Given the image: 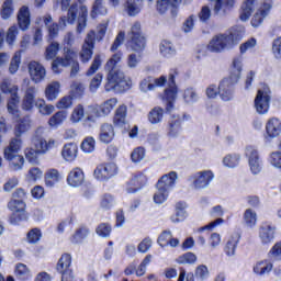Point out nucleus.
<instances>
[{
    "label": "nucleus",
    "mask_w": 281,
    "mask_h": 281,
    "mask_svg": "<svg viewBox=\"0 0 281 281\" xmlns=\"http://www.w3.org/2000/svg\"><path fill=\"white\" fill-rule=\"evenodd\" d=\"M245 34V29L243 27H234L231 30L229 34H220L214 36L209 45V52H213L215 54H221V52H225V49H232L235 45H238L243 40Z\"/></svg>",
    "instance_id": "1"
},
{
    "label": "nucleus",
    "mask_w": 281,
    "mask_h": 281,
    "mask_svg": "<svg viewBox=\"0 0 281 281\" xmlns=\"http://www.w3.org/2000/svg\"><path fill=\"white\" fill-rule=\"evenodd\" d=\"M243 71V57H235L233 59V67L231 70L229 78H225L218 86V93L224 102H229L234 98L232 87L240 80V74Z\"/></svg>",
    "instance_id": "2"
},
{
    "label": "nucleus",
    "mask_w": 281,
    "mask_h": 281,
    "mask_svg": "<svg viewBox=\"0 0 281 281\" xmlns=\"http://www.w3.org/2000/svg\"><path fill=\"white\" fill-rule=\"evenodd\" d=\"M109 71L105 83V91H115V93H124L131 89V83L126 80V76L122 70L115 68L106 69Z\"/></svg>",
    "instance_id": "3"
},
{
    "label": "nucleus",
    "mask_w": 281,
    "mask_h": 281,
    "mask_svg": "<svg viewBox=\"0 0 281 281\" xmlns=\"http://www.w3.org/2000/svg\"><path fill=\"white\" fill-rule=\"evenodd\" d=\"M21 144V138H13L11 139L9 146L4 148V159L11 161L10 166L12 170H21V168H23V164H25V158L19 155Z\"/></svg>",
    "instance_id": "4"
},
{
    "label": "nucleus",
    "mask_w": 281,
    "mask_h": 281,
    "mask_svg": "<svg viewBox=\"0 0 281 281\" xmlns=\"http://www.w3.org/2000/svg\"><path fill=\"white\" fill-rule=\"evenodd\" d=\"M78 60V52L69 46H65L63 49V56L57 57L52 63V70L54 74H61L63 68L60 67H69L72 63Z\"/></svg>",
    "instance_id": "5"
},
{
    "label": "nucleus",
    "mask_w": 281,
    "mask_h": 281,
    "mask_svg": "<svg viewBox=\"0 0 281 281\" xmlns=\"http://www.w3.org/2000/svg\"><path fill=\"white\" fill-rule=\"evenodd\" d=\"M130 46L133 52H144L146 48V38L142 35V24L135 22L128 33Z\"/></svg>",
    "instance_id": "6"
},
{
    "label": "nucleus",
    "mask_w": 281,
    "mask_h": 281,
    "mask_svg": "<svg viewBox=\"0 0 281 281\" xmlns=\"http://www.w3.org/2000/svg\"><path fill=\"white\" fill-rule=\"evenodd\" d=\"M269 102H271V90L269 89V86L263 85L261 89L258 90L255 99L257 113L265 115V113L269 111Z\"/></svg>",
    "instance_id": "7"
},
{
    "label": "nucleus",
    "mask_w": 281,
    "mask_h": 281,
    "mask_svg": "<svg viewBox=\"0 0 281 281\" xmlns=\"http://www.w3.org/2000/svg\"><path fill=\"white\" fill-rule=\"evenodd\" d=\"M179 76L177 68H173L169 72V88L165 90L162 100L167 102V111L175 109V101L177 100V85L175 83V77Z\"/></svg>",
    "instance_id": "8"
},
{
    "label": "nucleus",
    "mask_w": 281,
    "mask_h": 281,
    "mask_svg": "<svg viewBox=\"0 0 281 281\" xmlns=\"http://www.w3.org/2000/svg\"><path fill=\"white\" fill-rule=\"evenodd\" d=\"M93 49H95V31H90L88 32L79 53L81 63H89V60L93 58Z\"/></svg>",
    "instance_id": "9"
},
{
    "label": "nucleus",
    "mask_w": 281,
    "mask_h": 281,
    "mask_svg": "<svg viewBox=\"0 0 281 281\" xmlns=\"http://www.w3.org/2000/svg\"><path fill=\"white\" fill-rule=\"evenodd\" d=\"M115 175H117V165H115V162L101 164L93 172L98 181H109V179H112Z\"/></svg>",
    "instance_id": "10"
},
{
    "label": "nucleus",
    "mask_w": 281,
    "mask_h": 281,
    "mask_svg": "<svg viewBox=\"0 0 281 281\" xmlns=\"http://www.w3.org/2000/svg\"><path fill=\"white\" fill-rule=\"evenodd\" d=\"M38 133H41V128L35 132V135L32 138V145L40 155H45L47 150H52V148L56 146V140L49 139L47 142L43 136L38 135Z\"/></svg>",
    "instance_id": "11"
},
{
    "label": "nucleus",
    "mask_w": 281,
    "mask_h": 281,
    "mask_svg": "<svg viewBox=\"0 0 281 281\" xmlns=\"http://www.w3.org/2000/svg\"><path fill=\"white\" fill-rule=\"evenodd\" d=\"M29 74L31 76V80L35 82V85H38V82H43V80H45L47 70L41 63L33 60L29 63Z\"/></svg>",
    "instance_id": "12"
},
{
    "label": "nucleus",
    "mask_w": 281,
    "mask_h": 281,
    "mask_svg": "<svg viewBox=\"0 0 281 281\" xmlns=\"http://www.w3.org/2000/svg\"><path fill=\"white\" fill-rule=\"evenodd\" d=\"M246 157H248L249 167L252 175H258V172L262 170V162L260 161L258 149H256L254 146L246 147Z\"/></svg>",
    "instance_id": "13"
},
{
    "label": "nucleus",
    "mask_w": 281,
    "mask_h": 281,
    "mask_svg": "<svg viewBox=\"0 0 281 281\" xmlns=\"http://www.w3.org/2000/svg\"><path fill=\"white\" fill-rule=\"evenodd\" d=\"M171 9V15L177 16L179 12V0H157L156 10L159 14H166Z\"/></svg>",
    "instance_id": "14"
},
{
    "label": "nucleus",
    "mask_w": 281,
    "mask_h": 281,
    "mask_svg": "<svg viewBox=\"0 0 281 281\" xmlns=\"http://www.w3.org/2000/svg\"><path fill=\"white\" fill-rule=\"evenodd\" d=\"M212 179H214V173L212 171H200L193 176V186L196 190L207 188Z\"/></svg>",
    "instance_id": "15"
},
{
    "label": "nucleus",
    "mask_w": 281,
    "mask_h": 281,
    "mask_svg": "<svg viewBox=\"0 0 281 281\" xmlns=\"http://www.w3.org/2000/svg\"><path fill=\"white\" fill-rule=\"evenodd\" d=\"M259 238L262 245H270L276 238V227L269 223H263L259 228Z\"/></svg>",
    "instance_id": "16"
},
{
    "label": "nucleus",
    "mask_w": 281,
    "mask_h": 281,
    "mask_svg": "<svg viewBox=\"0 0 281 281\" xmlns=\"http://www.w3.org/2000/svg\"><path fill=\"white\" fill-rule=\"evenodd\" d=\"M144 186H146V176L143 173L136 175L126 183V192L127 194H135Z\"/></svg>",
    "instance_id": "17"
},
{
    "label": "nucleus",
    "mask_w": 281,
    "mask_h": 281,
    "mask_svg": "<svg viewBox=\"0 0 281 281\" xmlns=\"http://www.w3.org/2000/svg\"><path fill=\"white\" fill-rule=\"evenodd\" d=\"M177 172L170 171L167 175H164L157 182L156 187L160 188V190H167V192H170L172 188H175V183H177Z\"/></svg>",
    "instance_id": "18"
},
{
    "label": "nucleus",
    "mask_w": 281,
    "mask_h": 281,
    "mask_svg": "<svg viewBox=\"0 0 281 281\" xmlns=\"http://www.w3.org/2000/svg\"><path fill=\"white\" fill-rule=\"evenodd\" d=\"M34 98H36V86H29L22 99V110L32 111L34 109Z\"/></svg>",
    "instance_id": "19"
},
{
    "label": "nucleus",
    "mask_w": 281,
    "mask_h": 281,
    "mask_svg": "<svg viewBox=\"0 0 281 281\" xmlns=\"http://www.w3.org/2000/svg\"><path fill=\"white\" fill-rule=\"evenodd\" d=\"M98 117H103L102 112L100 111V108L95 106H88L86 110V117L83 120V126H87L88 128H91L93 124H95Z\"/></svg>",
    "instance_id": "20"
},
{
    "label": "nucleus",
    "mask_w": 281,
    "mask_h": 281,
    "mask_svg": "<svg viewBox=\"0 0 281 281\" xmlns=\"http://www.w3.org/2000/svg\"><path fill=\"white\" fill-rule=\"evenodd\" d=\"M115 137V128L110 123H103L100 127L99 139L103 144H111Z\"/></svg>",
    "instance_id": "21"
},
{
    "label": "nucleus",
    "mask_w": 281,
    "mask_h": 281,
    "mask_svg": "<svg viewBox=\"0 0 281 281\" xmlns=\"http://www.w3.org/2000/svg\"><path fill=\"white\" fill-rule=\"evenodd\" d=\"M76 19H78V4L72 3L68 9V16L59 18V26L67 27V23L74 25V23H76Z\"/></svg>",
    "instance_id": "22"
},
{
    "label": "nucleus",
    "mask_w": 281,
    "mask_h": 281,
    "mask_svg": "<svg viewBox=\"0 0 281 281\" xmlns=\"http://www.w3.org/2000/svg\"><path fill=\"white\" fill-rule=\"evenodd\" d=\"M128 16H137L144 8V0H123Z\"/></svg>",
    "instance_id": "23"
},
{
    "label": "nucleus",
    "mask_w": 281,
    "mask_h": 281,
    "mask_svg": "<svg viewBox=\"0 0 281 281\" xmlns=\"http://www.w3.org/2000/svg\"><path fill=\"white\" fill-rule=\"evenodd\" d=\"M67 181L72 188H78L85 183V172L80 168H75L69 172Z\"/></svg>",
    "instance_id": "24"
},
{
    "label": "nucleus",
    "mask_w": 281,
    "mask_h": 281,
    "mask_svg": "<svg viewBox=\"0 0 281 281\" xmlns=\"http://www.w3.org/2000/svg\"><path fill=\"white\" fill-rule=\"evenodd\" d=\"M266 133L270 137H278L281 133V122L278 117H272L268 120L266 124Z\"/></svg>",
    "instance_id": "25"
},
{
    "label": "nucleus",
    "mask_w": 281,
    "mask_h": 281,
    "mask_svg": "<svg viewBox=\"0 0 281 281\" xmlns=\"http://www.w3.org/2000/svg\"><path fill=\"white\" fill-rule=\"evenodd\" d=\"M61 157L65 161H74L78 157V145H76V143H68L64 145Z\"/></svg>",
    "instance_id": "26"
},
{
    "label": "nucleus",
    "mask_w": 281,
    "mask_h": 281,
    "mask_svg": "<svg viewBox=\"0 0 281 281\" xmlns=\"http://www.w3.org/2000/svg\"><path fill=\"white\" fill-rule=\"evenodd\" d=\"M18 23L19 27L23 31L30 29V9L27 7H22L18 12Z\"/></svg>",
    "instance_id": "27"
},
{
    "label": "nucleus",
    "mask_w": 281,
    "mask_h": 281,
    "mask_svg": "<svg viewBox=\"0 0 281 281\" xmlns=\"http://www.w3.org/2000/svg\"><path fill=\"white\" fill-rule=\"evenodd\" d=\"M87 16H89V9H87V5H81L79 8L77 34H82L87 29Z\"/></svg>",
    "instance_id": "28"
},
{
    "label": "nucleus",
    "mask_w": 281,
    "mask_h": 281,
    "mask_svg": "<svg viewBox=\"0 0 281 281\" xmlns=\"http://www.w3.org/2000/svg\"><path fill=\"white\" fill-rule=\"evenodd\" d=\"M0 91L14 98L19 95V86L12 83L10 79H3L0 83Z\"/></svg>",
    "instance_id": "29"
},
{
    "label": "nucleus",
    "mask_w": 281,
    "mask_h": 281,
    "mask_svg": "<svg viewBox=\"0 0 281 281\" xmlns=\"http://www.w3.org/2000/svg\"><path fill=\"white\" fill-rule=\"evenodd\" d=\"M128 108L125 104L120 105L114 113L113 124L115 126H124L126 124V115H127Z\"/></svg>",
    "instance_id": "30"
},
{
    "label": "nucleus",
    "mask_w": 281,
    "mask_h": 281,
    "mask_svg": "<svg viewBox=\"0 0 281 281\" xmlns=\"http://www.w3.org/2000/svg\"><path fill=\"white\" fill-rule=\"evenodd\" d=\"M238 243H240V235L238 234H234L228 238L226 246L224 247L226 256H236Z\"/></svg>",
    "instance_id": "31"
},
{
    "label": "nucleus",
    "mask_w": 281,
    "mask_h": 281,
    "mask_svg": "<svg viewBox=\"0 0 281 281\" xmlns=\"http://www.w3.org/2000/svg\"><path fill=\"white\" fill-rule=\"evenodd\" d=\"M212 5L214 7L215 14H218L221 10L223 12H227V10H232L234 8V4L236 3V0H210Z\"/></svg>",
    "instance_id": "32"
},
{
    "label": "nucleus",
    "mask_w": 281,
    "mask_h": 281,
    "mask_svg": "<svg viewBox=\"0 0 281 281\" xmlns=\"http://www.w3.org/2000/svg\"><path fill=\"white\" fill-rule=\"evenodd\" d=\"M273 269V263H271L269 260L258 261L254 266V273L256 276H267V273H271V270Z\"/></svg>",
    "instance_id": "33"
},
{
    "label": "nucleus",
    "mask_w": 281,
    "mask_h": 281,
    "mask_svg": "<svg viewBox=\"0 0 281 281\" xmlns=\"http://www.w3.org/2000/svg\"><path fill=\"white\" fill-rule=\"evenodd\" d=\"M256 0H246L241 4V11L239 14L240 21H249V16L254 13Z\"/></svg>",
    "instance_id": "34"
},
{
    "label": "nucleus",
    "mask_w": 281,
    "mask_h": 281,
    "mask_svg": "<svg viewBox=\"0 0 281 281\" xmlns=\"http://www.w3.org/2000/svg\"><path fill=\"white\" fill-rule=\"evenodd\" d=\"M71 255L64 254L57 262L58 273H65L66 271H71Z\"/></svg>",
    "instance_id": "35"
},
{
    "label": "nucleus",
    "mask_w": 281,
    "mask_h": 281,
    "mask_svg": "<svg viewBox=\"0 0 281 281\" xmlns=\"http://www.w3.org/2000/svg\"><path fill=\"white\" fill-rule=\"evenodd\" d=\"M59 92H60V83L57 81H54L46 87V90H45L46 99L49 102H52L56 100V98H58Z\"/></svg>",
    "instance_id": "36"
},
{
    "label": "nucleus",
    "mask_w": 281,
    "mask_h": 281,
    "mask_svg": "<svg viewBox=\"0 0 281 281\" xmlns=\"http://www.w3.org/2000/svg\"><path fill=\"white\" fill-rule=\"evenodd\" d=\"M12 14H14V1L13 0H5L0 9V15L1 19H3L4 21H8V19H10V16H12Z\"/></svg>",
    "instance_id": "37"
},
{
    "label": "nucleus",
    "mask_w": 281,
    "mask_h": 281,
    "mask_svg": "<svg viewBox=\"0 0 281 281\" xmlns=\"http://www.w3.org/2000/svg\"><path fill=\"white\" fill-rule=\"evenodd\" d=\"M85 115H87V111H85V105L78 104L72 110L70 121L72 122V124H78V122H82Z\"/></svg>",
    "instance_id": "38"
},
{
    "label": "nucleus",
    "mask_w": 281,
    "mask_h": 281,
    "mask_svg": "<svg viewBox=\"0 0 281 281\" xmlns=\"http://www.w3.org/2000/svg\"><path fill=\"white\" fill-rule=\"evenodd\" d=\"M109 10L104 5V0H94L92 10H91V18L95 19L98 14H101V16H104L108 14Z\"/></svg>",
    "instance_id": "39"
},
{
    "label": "nucleus",
    "mask_w": 281,
    "mask_h": 281,
    "mask_svg": "<svg viewBox=\"0 0 281 281\" xmlns=\"http://www.w3.org/2000/svg\"><path fill=\"white\" fill-rule=\"evenodd\" d=\"M32 126V120L30 117H23L15 125V137H21L22 133H26V131H30Z\"/></svg>",
    "instance_id": "40"
},
{
    "label": "nucleus",
    "mask_w": 281,
    "mask_h": 281,
    "mask_svg": "<svg viewBox=\"0 0 281 281\" xmlns=\"http://www.w3.org/2000/svg\"><path fill=\"white\" fill-rule=\"evenodd\" d=\"M19 102H21V97L15 95L10 97L7 104L8 113H10V115H14V117H19Z\"/></svg>",
    "instance_id": "41"
},
{
    "label": "nucleus",
    "mask_w": 281,
    "mask_h": 281,
    "mask_svg": "<svg viewBox=\"0 0 281 281\" xmlns=\"http://www.w3.org/2000/svg\"><path fill=\"white\" fill-rule=\"evenodd\" d=\"M115 106H117V99L111 98V99L106 100L105 102H103L99 106V110L103 116H106L111 113V111H113V109H115Z\"/></svg>",
    "instance_id": "42"
},
{
    "label": "nucleus",
    "mask_w": 281,
    "mask_h": 281,
    "mask_svg": "<svg viewBox=\"0 0 281 281\" xmlns=\"http://www.w3.org/2000/svg\"><path fill=\"white\" fill-rule=\"evenodd\" d=\"M69 95H71L72 100L85 95V85L80 81H74L70 86Z\"/></svg>",
    "instance_id": "43"
},
{
    "label": "nucleus",
    "mask_w": 281,
    "mask_h": 281,
    "mask_svg": "<svg viewBox=\"0 0 281 281\" xmlns=\"http://www.w3.org/2000/svg\"><path fill=\"white\" fill-rule=\"evenodd\" d=\"M35 106L42 115H52L54 113V105L47 104L44 99H37Z\"/></svg>",
    "instance_id": "44"
},
{
    "label": "nucleus",
    "mask_w": 281,
    "mask_h": 281,
    "mask_svg": "<svg viewBox=\"0 0 281 281\" xmlns=\"http://www.w3.org/2000/svg\"><path fill=\"white\" fill-rule=\"evenodd\" d=\"M160 54L165 56V58H171V56H175V54H177V50L175 49L172 43L164 41L160 44Z\"/></svg>",
    "instance_id": "45"
},
{
    "label": "nucleus",
    "mask_w": 281,
    "mask_h": 281,
    "mask_svg": "<svg viewBox=\"0 0 281 281\" xmlns=\"http://www.w3.org/2000/svg\"><path fill=\"white\" fill-rule=\"evenodd\" d=\"M148 120L151 124H159L164 120V109L159 106L154 108L148 114Z\"/></svg>",
    "instance_id": "46"
},
{
    "label": "nucleus",
    "mask_w": 281,
    "mask_h": 281,
    "mask_svg": "<svg viewBox=\"0 0 281 281\" xmlns=\"http://www.w3.org/2000/svg\"><path fill=\"white\" fill-rule=\"evenodd\" d=\"M67 120V111H58L48 121L49 126H60Z\"/></svg>",
    "instance_id": "47"
},
{
    "label": "nucleus",
    "mask_w": 281,
    "mask_h": 281,
    "mask_svg": "<svg viewBox=\"0 0 281 281\" xmlns=\"http://www.w3.org/2000/svg\"><path fill=\"white\" fill-rule=\"evenodd\" d=\"M244 221L247 227H254L256 226V223L258 221V215L255 213L254 210L247 209L244 213Z\"/></svg>",
    "instance_id": "48"
},
{
    "label": "nucleus",
    "mask_w": 281,
    "mask_h": 281,
    "mask_svg": "<svg viewBox=\"0 0 281 281\" xmlns=\"http://www.w3.org/2000/svg\"><path fill=\"white\" fill-rule=\"evenodd\" d=\"M58 179H59L58 170L52 169L46 173L45 184L47 186V188H54V186L58 183Z\"/></svg>",
    "instance_id": "49"
},
{
    "label": "nucleus",
    "mask_w": 281,
    "mask_h": 281,
    "mask_svg": "<svg viewBox=\"0 0 281 281\" xmlns=\"http://www.w3.org/2000/svg\"><path fill=\"white\" fill-rule=\"evenodd\" d=\"M183 100L187 104H194V102H199V93L194 88H188L184 90Z\"/></svg>",
    "instance_id": "50"
},
{
    "label": "nucleus",
    "mask_w": 281,
    "mask_h": 281,
    "mask_svg": "<svg viewBox=\"0 0 281 281\" xmlns=\"http://www.w3.org/2000/svg\"><path fill=\"white\" fill-rule=\"evenodd\" d=\"M59 49H60V44H58L57 42L50 43L45 50L46 60H53V58H56V55L58 54Z\"/></svg>",
    "instance_id": "51"
},
{
    "label": "nucleus",
    "mask_w": 281,
    "mask_h": 281,
    "mask_svg": "<svg viewBox=\"0 0 281 281\" xmlns=\"http://www.w3.org/2000/svg\"><path fill=\"white\" fill-rule=\"evenodd\" d=\"M178 265H194L196 262V255L194 252H186L176 259Z\"/></svg>",
    "instance_id": "52"
},
{
    "label": "nucleus",
    "mask_w": 281,
    "mask_h": 281,
    "mask_svg": "<svg viewBox=\"0 0 281 281\" xmlns=\"http://www.w3.org/2000/svg\"><path fill=\"white\" fill-rule=\"evenodd\" d=\"M168 194H170V191L161 189V187H157V192L154 194V202L161 205V203L167 201Z\"/></svg>",
    "instance_id": "53"
},
{
    "label": "nucleus",
    "mask_w": 281,
    "mask_h": 281,
    "mask_svg": "<svg viewBox=\"0 0 281 281\" xmlns=\"http://www.w3.org/2000/svg\"><path fill=\"white\" fill-rule=\"evenodd\" d=\"M21 66V52L18 50L14 53L10 66H9V71L10 74H16L19 71V67Z\"/></svg>",
    "instance_id": "54"
},
{
    "label": "nucleus",
    "mask_w": 281,
    "mask_h": 281,
    "mask_svg": "<svg viewBox=\"0 0 281 281\" xmlns=\"http://www.w3.org/2000/svg\"><path fill=\"white\" fill-rule=\"evenodd\" d=\"M8 207L11 212L23 213L25 212V202L23 200H11L8 203Z\"/></svg>",
    "instance_id": "55"
},
{
    "label": "nucleus",
    "mask_w": 281,
    "mask_h": 281,
    "mask_svg": "<svg viewBox=\"0 0 281 281\" xmlns=\"http://www.w3.org/2000/svg\"><path fill=\"white\" fill-rule=\"evenodd\" d=\"M83 153H93L95 150V139L91 136L86 137L81 143Z\"/></svg>",
    "instance_id": "56"
},
{
    "label": "nucleus",
    "mask_w": 281,
    "mask_h": 281,
    "mask_svg": "<svg viewBox=\"0 0 281 281\" xmlns=\"http://www.w3.org/2000/svg\"><path fill=\"white\" fill-rule=\"evenodd\" d=\"M24 155L30 164H38V156L41 155L34 147H27Z\"/></svg>",
    "instance_id": "57"
},
{
    "label": "nucleus",
    "mask_w": 281,
    "mask_h": 281,
    "mask_svg": "<svg viewBox=\"0 0 281 281\" xmlns=\"http://www.w3.org/2000/svg\"><path fill=\"white\" fill-rule=\"evenodd\" d=\"M139 90L143 93H148V91H155V85L153 81V77H147L143 79L139 83Z\"/></svg>",
    "instance_id": "58"
},
{
    "label": "nucleus",
    "mask_w": 281,
    "mask_h": 281,
    "mask_svg": "<svg viewBox=\"0 0 281 281\" xmlns=\"http://www.w3.org/2000/svg\"><path fill=\"white\" fill-rule=\"evenodd\" d=\"M87 236H89V228L81 227L76 231L75 235L71 238V243H75V244L82 243V240H85Z\"/></svg>",
    "instance_id": "59"
},
{
    "label": "nucleus",
    "mask_w": 281,
    "mask_h": 281,
    "mask_svg": "<svg viewBox=\"0 0 281 281\" xmlns=\"http://www.w3.org/2000/svg\"><path fill=\"white\" fill-rule=\"evenodd\" d=\"M100 67H102V57L100 55H95L91 66L86 72V76H93V74H95Z\"/></svg>",
    "instance_id": "60"
},
{
    "label": "nucleus",
    "mask_w": 281,
    "mask_h": 281,
    "mask_svg": "<svg viewBox=\"0 0 281 281\" xmlns=\"http://www.w3.org/2000/svg\"><path fill=\"white\" fill-rule=\"evenodd\" d=\"M57 109H71L74 106V98L71 94L63 97L57 103Z\"/></svg>",
    "instance_id": "61"
},
{
    "label": "nucleus",
    "mask_w": 281,
    "mask_h": 281,
    "mask_svg": "<svg viewBox=\"0 0 281 281\" xmlns=\"http://www.w3.org/2000/svg\"><path fill=\"white\" fill-rule=\"evenodd\" d=\"M95 233L98 236H101V238H109L111 236V225L106 223H101L97 229Z\"/></svg>",
    "instance_id": "62"
},
{
    "label": "nucleus",
    "mask_w": 281,
    "mask_h": 281,
    "mask_svg": "<svg viewBox=\"0 0 281 281\" xmlns=\"http://www.w3.org/2000/svg\"><path fill=\"white\" fill-rule=\"evenodd\" d=\"M41 236H43V234L41 233V229L33 228L27 233V243H31L34 245L38 243V240H41Z\"/></svg>",
    "instance_id": "63"
},
{
    "label": "nucleus",
    "mask_w": 281,
    "mask_h": 281,
    "mask_svg": "<svg viewBox=\"0 0 281 281\" xmlns=\"http://www.w3.org/2000/svg\"><path fill=\"white\" fill-rule=\"evenodd\" d=\"M268 256H269V258H271V260H280V258H281V241H278L277 244H274V246L268 252Z\"/></svg>",
    "instance_id": "64"
}]
</instances>
